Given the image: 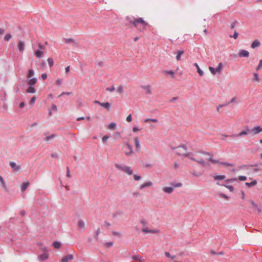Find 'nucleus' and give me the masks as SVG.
<instances>
[{"mask_svg":"<svg viewBox=\"0 0 262 262\" xmlns=\"http://www.w3.org/2000/svg\"><path fill=\"white\" fill-rule=\"evenodd\" d=\"M41 77L42 79L43 80H44L47 78V75L46 73H43L41 75Z\"/></svg>","mask_w":262,"mask_h":262,"instance_id":"nucleus-64","label":"nucleus"},{"mask_svg":"<svg viewBox=\"0 0 262 262\" xmlns=\"http://www.w3.org/2000/svg\"><path fill=\"white\" fill-rule=\"evenodd\" d=\"M56 135L55 134H52L50 136H48L46 137V138L45 139V140L46 141H48L50 140L54 139L56 137Z\"/></svg>","mask_w":262,"mask_h":262,"instance_id":"nucleus-36","label":"nucleus"},{"mask_svg":"<svg viewBox=\"0 0 262 262\" xmlns=\"http://www.w3.org/2000/svg\"><path fill=\"white\" fill-rule=\"evenodd\" d=\"M163 190L165 193L170 194L173 191V187H164L163 188Z\"/></svg>","mask_w":262,"mask_h":262,"instance_id":"nucleus-17","label":"nucleus"},{"mask_svg":"<svg viewBox=\"0 0 262 262\" xmlns=\"http://www.w3.org/2000/svg\"><path fill=\"white\" fill-rule=\"evenodd\" d=\"M132 258L134 259V260H139V261H141V262H142L141 261V257L140 255L138 254V255H134L132 256Z\"/></svg>","mask_w":262,"mask_h":262,"instance_id":"nucleus-37","label":"nucleus"},{"mask_svg":"<svg viewBox=\"0 0 262 262\" xmlns=\"http://www.w3.org/2000/svg\"><path fill=\"white\" fill-rule=\"evenodd\" d=\"M47 61L50 67H52L54 64V61L53 59L51 58H48Z\"/></svg>","mask_w":262,"mask_h":262,"instance_id":"nucleus-40","label":"nucleus"},{"mask_svg":"<svg viewBox=\"0 0 262 262\" xmlns=\"http://www.w3.org/2000/svg\"><path fill=\"white\" fill-rule=\"evenodd\" d=\"M171 185L173 186L172 187H180L182 186V184L181 183H172Z\"/></svg>","mask_w":262,"mask_h":262,"instance_id":"nucleus-41","label":"nucleus"},{"mask_svg":"<svg viewBox=\"0 0 262 262\" xmlns=\"http://www.w3.org/2000/svg\"><path fill=\"white\" fill-rule=\"evenodd\" d=\"M165 255L166 257H170L171 258V259H173L174 257H175V256L173 255V256H171L170 253L168 252H165Z\"/></svg>","mask_w":262,"mask_h":262,"instance_id":"nucleus-48","label":"nucleus"},{"mask_svg":"<svg viewBox=\"0 0 262 262\" xmlns=\"http://www.w3.org/2000/svg\"><path fill=\"white\" fill-rule=\"evenodd\" d=\"M100 228H98L97 230L96 231L95 235V238H96V240H98V236L100 234Z\"/></svg>","mask_w":262,"mask_h":262,"instance_id":"nucleus-47","label":"nucleus"},{"mask_svg":"<svg viewBox=\"0 0 262 262\" xmlns=\"http://www.w3.org/2000/svg\"><path fill=\"white\" fill-rule=\"evenodd\" d=\"M192 173L194 176L196 177H199L202 175L201 172H196L195 171L192 172Z\"/></svg>","mask_w":262,"mask_h":262,"instance_id":"nucleus-54","label":"nucleus"},{"mask_svg":"<svg viewBox=\"0 0 262 262\" xmlns=\"http://www.w3.org/2000/svg\"><path fill=\"white\" fill-rule=\"evenodd\" d=\"M134 178L135 180L139 181V180H141V177L140 176H138L137 174H134Z\"/></svg>","mask_w":262,"mask_h":262,"instance_id":"nucleus-53","label":"nucleus"},{"mask_svg":"<svg viewBox=\"0 0 262 262\" xmlns=\"http://www.w3.org/2000/svg\"><path fill=\"white\" fill-rule=\"evenodd\" d=\"M35 55L37 57L40 58L42 57V52L40 50H38L35 51Z\"/></svg>","mask_w":262,"mask_h":262,"instance_id":"nucleus-34","label":"nucleus"},{"mask_svg":"<svg viewBox=\"0 0 262 262\" xmlns=\"http://www.w3.org/2000/svg\"><path fill=\"white\" fill-rule=\"evenodd\" d=\"M36 89L34 87H33V86H29L26 90V92L27 93L34 94V93H36Z\"/></svg>","mask_w":262,"mask_h":262,"instance_id":"nucleus-23","label":"nucleus"},{"mask_svg":"<svg viewBox=\"0 0 262 262\" xmlns=\"http://www.w3.org/2000/svg\"><path fill=\"white\" fill-rule=\"evenodd\" d=\"M220 196H222V198L226 199V200H228L229 197L225 194H224V193H220Z\"/></svg>","mask_w":262,"mask_h":262,"instance_id":"nucleus-61","label":"nucleus"},{"mask_svg":"<svg viewBox=\"0 0 262 262\" xmlns=\"http://www.w3.org/2000/svg\"><path fill=\"white\" fill-rule=\"evenodd\" d=\"M238 56L240 57H248L249 56V52L245 50H241L238 52Z\"/></svg>","mask_w":262,"mask_h":262,"instance_id":"nucleus-9","label":"nucleus"},{"mask_svg":"<svg viewBox=\"0 0 262 262\" xmlns=\"http://www.w3.org/2000/svg\"><path fill=\"white\" fill-rule=\"evenodd\" d=\"M209 161L211 162L213 164H218L220 165H225L228 166H233L234 164L232 163H228L227 162H220L216 160H215L211 157L208 158L207 159Z\"/></svg>","mask_w":262,"mask_h":262,"instance_id":"nucleus-4","label":"nucleus"},{"mask_svg":"<svg viewBox=\"0 0 262 262\" xmlns=\"http://www.w3.org/2000/svg\"><path fill=\"white\" fill-rule=\"evenodd\" d=\"M217 184L219 185L223 186L226 188H227L230 192H233L234 191V188L232 185H227V184H220L219 182H217Z\"/></svg>","mask_w":262,"mask_h":262,"instance_id":"nucleus-22","label":"nucleus"},{"mask_svg":"<svg viewBox=\"0 0 262 262\" xmlns=\"http://www.w3.org/2000/svg\"><path fill=\"white\" fill-rule=\"evenodd\" d=\"M140 130V129L138 126H134L133 128V131L135 133L137 132Z\"/></svg>","mask_w":262,"mask_h":262,"instance_id":"nucleus-63","label":"nucleus"},{"mask_svg":"<svg viewBox=\"0 0 262 262\" xmlns=\"http://www.w3.org/2000/svg\"><path fill=\"white\" fill-rule=\"evenodd\" d=\"M260 45V41L257 39H255L252 42L251 47L252 48L254 49L256 47H259Z\"/></svg>","mask_w":262,"mask_h":262,"instance_id":"nucleus-20","label":"nucleus"},{"mask_svg":"<svg viewBox=\"0 0 262 262\" xmlns=\"http://www.w3.org/2000/svg\"><path fill=\"white\" fill-rule=\"evenodd\" d=\"M254 78L253 79V81H258L259 78H258V74L256 73H254Z\"/></svg>","mask_w":262,"mask_h":262,"instance_id":"nucleus-51","label":"nucleus"},{"mask_svg":"<svg viewBox=\"0 0 262 262\" xmlns=\"http://www.w3.org/2000/svg\"><path fill=\"white\" fill-rule=\"evenodd\" d=\"M223 63L222 62H220L219 63L217 67L216 68H214L210 66L209 67V69L210 71L211 72V73L213 75H215L217 72H221V70L223 68Z\"/></svg>","mask_w":262,"mask_h":262,"instance_id":"nucleus-5","label":"nucleus"},{"mask_svg":"<svg viewBox=\"0 0 262 262\" xmlns=\"http://www.w3.org/2000/svg\"><path fill=\"white\" fill-rule=\"evenodd\" d=\"M126 19L128 21V23L130 24H133L134 26L137 28L139 24L142 25V26L143 27V29L144 30L145 29V27L148 25V23L145 22L141 17L135 18L134 17L132 18L129 16H127L126 17Z\"/></svg>","mask_w":262,"mask_h":262,"instance_id":"nucleus-1","label":"nucleus"},{"mask_svg":"<svg viewBox=\"0 0 262 262\" xmlns=\"http://www.w3.org/2000/svg\"><path fill=\"white\" fill-rule=\"evenodd\" d=\"M257 184V181L255 180H254L251 182H246L245 185L248 187H252L255 185Z\"/></svg>","mask_w":262,"mask_h":262,"instance_id":"nucleus-30","label":"nucleus"},{"mask_svg":"<svg viewBox=\"0 0 262 262\" xmlns=\"http://www.w3.org/2000/svg\"><path fill=\"white\" fill-rule=\"evenodd\" d=\"M170 148H171V149L172 150H177V149H180V148L183 149L185 151H187V147L186 145H182L176 147L171 146Z\"/></svg>","mask_w":262,"mask_h":262,"instance_id":"nucleus-19","label":"nucleus"},{"mask_svg":"<svg viewBox=\"0 0 262 262\" xmlns=\"http://www.w3.org/2000/svg\"><path fill=\"white\" fill-rule=\"evenodd\" d=\"M196 162H198V163L200 164L201 165H202L203 166H205V165H206L205 162L202 159L196 160Z\"/></svg>","mask_w":262,"mask_h":262,"instance_id":"nucleus-43","label":"nucleus"},{"mask_svg":"<svg viewBox=\"0 0 262 262\" xmlns=\"http://www.w3.org/2000/svg\"><path fill=\"white\" fill-rule=\"evenodd\" d=\"M149 121H151L153 122H157L158 120L157 119H151V118H147L145 120V122H148Z\"/></svg>","mask_w":262,"mask_h":262,"instance_id":"nucleus-45","label":"nucleus"},{"mask_svg":"<svg viewBox=\"0 0 262 262\" xmlns=\"http://www.w3.org/2000/svg\"><path fill=\"white\" fill-rule=\"evenodd\" d=\"M250 132L253 135L257 134L262 132V128L259 125H257L250 129Z\"/></svg>","mask_w":262,"mask_h":262,"instance_id":"nucleus-8","label":"nucleus"},{"mask_svg":"<svg viewBox=\"0 0 262 262\" xmlns=\"http://www.w3.org/2000/svg\"><path fill=\"white\" fill-rule=\"evenodd\" d=\"M37 79L36 78L33 77V78H28L27 80V83L29 86H33L34 84H35L37 82Z\"/></svg>","mask_w":262,"mask_h":262,"instance_id":"nucleus-10","label":"nucleus"},{"mask_svg":"<svg viewBox=\"0 0 262 262\" xmlns=\"http://www.w3.org/2000/svg\"><path fill=\"white\" fill-rule=\"evenodd\" d=\"M238 23V21L237 20H235L234 21V22H233L231 24V28L232 29H233L235 26V24H237Z\"/></svg>","mask_w":262,"mask_h":262,"instance_id":"nucleus-59","label":"nucleus"},{"mask_svg":"<svg viewBox=\"0 0 262 262\" xmlns=\"http://www.w3.org/2000/svg\"><path fill=\"white\" fill-rule=\"evenodd\" d=\"M132 120V115L129 114L126 118V121L127 122H130Z\"/></svg>","mask_w":262,"mask_h":262,"instance_id":"nucleus-60","label":"nucleus"},{"mask_svg":"<svg viewBox=\"0 0 262 262\" xmlns=\"http://www.w3.org/2000/svg\"><path fill=\"white\" fill-rule=\"evenodd\" d=\"M238 36V33L235 31L232 36H230V37H233L234 39H236Z\"/></svg>","mask_w":262,"mask_h":262,"instance_id":"nucleus-55","label":"nucleus"},{"mask_svg":"<svg viewBox=\"0 0 262 262\" xmlns=\"http://www.w3.org/2000/svg\"><path fill=\"white\" fill-rule=\"evenodd\" d=\"M65 42L67 43H70V42H74L75 44H76L75 40L72 38L66 39Z\"/></svg>","mask_w":262,"mask_h":262,"instance_id":"nucleus-49","label":"nucleus"},{"mask_svg":"<svg viewBox=\"0 0 262 262\" xmlns=\"http://www.w3.org/2000/svg\"><path fill=\"white\" fill-rule=\"evenodd\" d=\"M126 145L128 148V151H125V154L127 156H129L133 152V147L131 145L128 143L126 144Z\"/></svg>","mask_w":262,"mask_h":262,"instance_id":"nucleus-13","label":"nucleus"},{"mask_svg":"<svg viewBox=\"0 0 262 262\" xmlns=\"http://www.w3.org/2000/svg\"><path fill=\"white\" fill-rule=\"evenodd\" d=\"M53 246L55 249H59L61 246V243L58 241L54 242L53 243Z\"/></svg>","mask_w":262,"mask_h":262,"instance_id":"nucleus-33","label":"nucleus"},{"mask_svg":"<svg viewBox=\"0 0 262 262\" xmlns=\"http://www.w3.org/2000/svg\"><path fill=\"white\" fill-rule=\"evenodd\" d=\"M238 180L242 181H244L247 180V177L244 176H240L238 177Z\"/></svg>","mask_w":262,"mask_h":262,"instance_id":"nucleus-52","label":"nucleus"},{"mask_svg":"<svg viewBox=\"0 0 262 262\" xmlns=\"http://www.w3.org/2000/svg\"><path fill=\"white\" fill-rule=\"evenodd\" d=\"M96 64L99 67H102L104 66V63L103 61H98L96 62Z\"/></svg>","mask_w":262,"mask_h":262,"instance_id":"nucleus-57","label":"nucleus"},{"mask_svg":"<svg viewBox=\"0 0 262 262\" xmlns=\"http://www.w3.org/2000/svg\"><path fill=\"white\" fill-rule=\"evenodd\" d=\"M251 204L252 205L253 207L256 208L257 211H258V212H260L261 209L259 207H258L257 204L253 201H251Z\"/></svg>","mask_w":262,"mask_h":262,"instance_id":"nucleus-38","label":"nucleus"},{"mask_svg":"<svg viewBox=\"0 0 262 262\" xmlns=\"http://www.w3.org/2000/svg\"><path fill=\"white\" fill-rule=\"evenodd\" d=\"M36 99V97L35 96H33L30 101V104L31 105H33L34 103H35Z\"/></svg>","mask_w":262,"mask_h":262,"instance_id":"nucleus-44","label":"nucleus"},{"mask_svg":"<svg viewBox=\"0 0 262 262\" xmlns=\"http://www.w3.org/2000/svg\"><path fill=\"white\" fill-rule=\"evenodd\" d=\"M175 153L178 155H181L184 157H188L191 160L193 161H195L196 162V159L194 158L193 157H191L190 156V155L192 154L191 152H179L178 151H175Z\"/></svg>","mask_w":262,"mask_h":262,"instance_id":"nucleus-6","label":"nucleus"},{"mask_svg":"<svg viewBox=\"0 0 262 262\" xmlns=\"http://www.w3.org/2000/svg\"><path fill=\"white\" fill-rule=\"evenodd\" d=\"M78 226L80 228H84L85 226V223L84 221L82 220H80L78 221Z\"/></svg>","mask_w":262,"mask_h":262,"instance_id":"nucleus-35","label":"nucleus"},{"mask_svg":"<svg viewBox=\"0 0 262 262\" xmlns=\"http://www.w3.org/2000/svg\"><path fill=\"white\" fill-rule=\"evenodd\" d=\"M262 68V59H261L258 63V66L257 67L256 70V71L259 70Z\"/></svg>","mask_w":262,"mask_h":262,"instance_id":"nucleus-50","label":"nucleus"},{"mask_svg":"<svg viewBox=\"0 0 262 262\" xmlns=\"http://www.w3.org/2000/svg\"><path fill=\"white\" fill-rule=\"evenodd\" d=\"M136 149L137 151H139L140 148V140L138 137H136L134 139Z\"/></svg>","mask_w":262,"mask_h":262,"instance_id":"nucleus-18","label":"nucleus"},{"mask_svg":"<svg viewBox=\"0 0 262 262\" xmlns=\"http://www.w3.org/2000/svg\"><path fill=\"white\" fill-rule=\"evenodd\" d=\"M108 138H109V137L107 136H103L102 139V142L103 143L106 142Z\"/></svg>","mask_w":262,"mask_h":262,"instance_id":"nucleus-56","label":"nucleus"},{"mask_svg":"<svg viewBox=\"0 0 262 262\" xmlns=\"http://www.w3.org/2000/svg\"><path fill=\"white\" fill-rule=\"evenodd\" d=\"M100 106L105 108L107 111H110L111 109V104L108 102L102 103L100 104Z\"/></svg>","mask_w":262,"mask_h":262,"instance_id":"nucleus-24","label":"nucleus"},{"mask_svg":"<svg viewBox=\"0 0 262 262\" xmlns=\"http://www.w3.org/2000/svg\"><path fill=\"white\" fill-rule=\"evenodd\" d=\"M116 126V124L115 122H111L108 126V128L110 129H115V127Z\"/></svg>","mask_w":262,"mask_h":262,"instance_id":"nucleus-39","label":"nucleus"},{"mask_svg":"<svg viewBox=\"0 0 262 262\" xmlns=\"http://www.w3.org/2000/svg\"><path fill=\"white\" fill-rule=\"evenodd\" d=\"M25 42L23 41L19 40L18 43V49L20 52H23L25 50Z\"/></svg>","mask_w":262,"mask_h":262,"instance_id":"nucleus-12","label":"nucleus"},{"mask_svg":"<svg viewBox=\"0 0 262 262\" xmlns=\"http://www.w3.org/2000/svg\"><path fill=\"white\" fill-rule=\"evenodd\" d=\"M213 178L215 180H223L226 178L225 175H215L213 176Z\"/></svg>","mask_w":262,"mask_h":262,"instance_id":"nucleus-28","label":"nucleus"},{"mask_svg":"<svg viewBox=\"0 0 262 262\" xmlns=\"http://www.w3.org/2000/svg\"><path fill=\"white\" fill-rule=\"evenodd\" d=\"M194 66L197 69V72L199 74V75L201 76H203L204 75V72L203 71L200 69L199 64L197 63H195L194 64Z\"/></svg>","mask_w":262,"mask_h":262,"instance_id":"nucleus-26","label":"nucleus"},{"mask_svg":"<svg viewBox=\"0 0 262 262\" xmlns=\"http://www.w3.org/2000/svg\"><path fill=\"white\" fill-rule=\"evenodd\" d=\"M141 87L146 91L147 94H150L151 93L150 85L148 84L147 85H142Z\"/></svg>","mask_w":262,"mask_h":262,"instance_id":"nucleus-25","label":"nucleus"},{"mask_svg":"<svg viewBox=\"0 0 262 262\" xmlns=\"http://www.w3.org/2000/svg\"><path fill=\"white\" fill-rule=\"evenodd\" d=\"M184 54V51L183 50H178L177 51V55L176 56V59L179 61L181 59V56L182 55Z\"/></svg>","mask_w":262,"mask_h":262,"instance_id":"nucleus-32","label":"nucleus"},{"mask_svg":"<svg viewBox=\"0 0 262 262\" xmlns=\"http://www.w3.org/2000/svg\"><path fill=\"white\" fill-rule=\"evenodd\" d=\"M34 75V71L33 69H29L27 73V78H30Z\"/></svg>","mask_w":262,"mask_h":262,"instance_id":"nucleus-31","label":"nucleus"},{"mask_svg":"<svg viewBox=\"0 0 262 262\" xmlns=\"http://www.w3.org/2000/svg\"><path fill=\"white\" fill-rule=\"evenodd\" d=\"M237 180V178H231V179H228L227 180H226V182H234V181H236Z\"/></svg>","mask_w":262,"mask_h":262,"instance_id":"nucleus-58","label":"nucleus"},{"mask_svg":"<svg viewBox=\"0 0 262 262\" xmlns=\"http://www.w3.org/2000/svg\"><path fill=\"white\" fill-rule=\"evenodd\" d=\"M162 73H164L165 74L170 75L171 77H172V78H173L174 77V73L172 70H169V71L163 70L162 71Z\"/></svg>","mask_w":262,"mask_h":262,"instance_id":"nucleus-29","label":"nucleus"},{"mask_svg":"<svg viewBox=\"0 0 262 262\" xmlns=\"http://www.w3.org/2000/svg\"><path fill=\"white\" fill-rule=\"evenodd\" d=\"M248 132H250V129L249 128H248V127H247L245 130L242 131L237 135L233 134V135H232L230 136H228V135H222V136L223 137L222 138V139H224L225 138H226L227 137L234 138V137H236L242 136L244 135H247L248 134Z\"/></svg>","mask_w":262,"mask_h":262,"instance_id":"nucleus-3","label":"nucleus"},{"mask_svg":"<svg viewBox=\"0 0 262 262\" xmlns=\"http://www.w3.org/2000/svg\"><path fill=\"white\" fill-rule=\"evenodd\" d=\"M74 258L72 254H68L64 256L61 259L62 262H68V260H72Z\"/></svg>","mask_w":262,"mask_h":262,"instance_id":"nucleus-14","label":"nucleus"},{"mask_svg":"<svg viewBox=\"0 0 262 262\" xmlns=\"http://www.w3.org/2000/svg\"><path fill=\"white\" fill-rule=\"evenodd\" d=\"M142 231L145 233H157L159 231L157 229H149L148 228H144L142 229Z\"/></svg>","mask_w":262,"mask_h":262,"instance_id":"nucleus-11","label":"nucleus"},{"mask_svg":"<svg viewBox=\"0 0 262 262\" xmlns=\"http://www.w3.org/2000/svg\"><path fill=\"white\" fill-rule=\"evenodd\" d=\"M152 183L150 181H148V182H146L143 184H142V185H141L140 186H139V188L140 189H143L147 187H149V186H152Z\"/></svg>","mask_w":262,"mask_h":262,"instance_id":"nucleus-15","label":"nucleus"},{"mask_svg":"<svg viewBox=\"0 0 262 262\" xmlns=\"http://www.w3.org/2000/svg\"><path fill=\"white\" fill-rule=\"evenodd\" d=\"M49 254L47 252H45L41 254H40L38 257L39 260H45L48 258Z\"/></svg>","mask_w":262,"mask_h":262,"instance_id":"nucleus-16","label":"nucleus"},{"mask_svg":"<svg viewBox=\"0 0 262 262\" xmlns=\"http://www.w3.org/2000/svg\"><path fill=\"white\" fill-rule=\"evenodd\" d=\"M0 182L1 183L2 187L5 189L6 191H7L8 187L4 181L3 178L1 176H0Z\"/></svg>","mask_w":262,"mask_h":262,"instance_id":"nucleus-27","label":"nucleus"},{"mask_svg":"<svg viewBox=\"0 0 262 262\" xmlns=\"http://www.w3.org/2000/svg\"><path fill=\"white\" fill-rule=\"evenodd\" d=\"M117 92L120 94L122 93L123 92V88L122 85H120L117 88Z\"/></svg>","mask_w":262,"mask_h":262,"instance_id":"nucleus-46","label":"nucleus"},{"mask_svg":"<svg viewBox=\"0 0 262 262\" xmlns=\"http://www.w3.org/2000/svg\"><path fill=\"white\" fill-rule=\"evenodd\" d=\"M11 37L12 35H11V34L8 33L5 36L4 39L6 41H9L11 38Z\"/></svg>","mask_w":262,"mask_h":262,"instance_id":"nucleus-42","label":"nucleus"},{"mask_svg":"<svg viewBox=\"0 0 262 262\" xmlns=\"http://www.w3.org/2000/svg\"><path fill=\"white\" fill-rule=\"evenodd\" d=\"M10 167L12 168L13 170L15 172H18L20 170L21 167L19 165H17L16 163L13 161H11L9 163Z\"/></svg>","mask_w":262,"mask_h":262,"instance_id":"nucleus-7","label":"nucleus"},{"mask_svg":"<svg viewBox=\"0 0 262 262\" xmlns=\"http://www.w3.org/2000/svg\"><path fill=\"white\" fill-rule=\"evenodd\" d=\"M115 167L123 171L124 172L128 174V175H132L133 174V170L131 169L130 167L128 166H122L119 164L116 163L115 164Z\"/></svg>","mask_w":262,"mask_h":262,"instance_id":"nucleus-2","label":"nucleus"},{"mask_svg":"<svg viewBox=\"0 0 262 262\" xmlns=\"http://www.w3.org/2000/svg\"><path fill=\"white\" fill-rule=\"evenodd\" d=\"M62 82V80L61 79L59 78V79H57L56 80V83L57 85H60L61 84Z\"/></svg>","mask_w":262,"mask_h":262,"instance_id":"nucleus-62","label":"nucleus"},{"mask_svg":"<svg viewBox=\"0 0 262 262\" xmlns=\"http://www.w3.org/2000/svg\"><path fill=\"white\" fill-rule=\"evenodd\" d=\"M29 184L30 183L28 181L23 183V184L21 186V191L22 192H24L27 189L28 187L29 186Z\"/></svg>","mask_w":262,"mask_h":262,"instance_id":"nucleus-21","label":"nucleus"}]
</instances>
